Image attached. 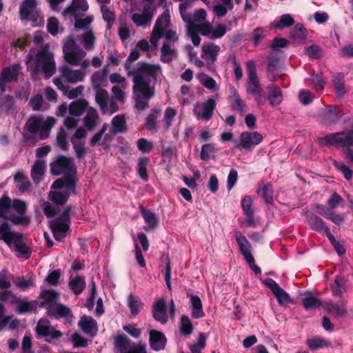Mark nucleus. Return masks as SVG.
<instances>
[{
  "mask_svg": "<svg viewBox=\"0 0 353 353\" xmlns=\"http://www.w3.org/2000/svg\"><path fill=\"white\" fill-rule=\"evenodd\" d=\"M14 182L17 185L19 191L23 194L30 190L32 186L28 178L23 171H18L14 176Z\"/></svg>",
  "mask_w": 353,
  "mask_h": 353,
  "instance_id": "34",
  "label": "nucleus"
},
{
  "mask_svg": "<svg viewBox=\"0 0 353 353\" xmlns=\"http://www.w3.org/2000/svg\"><path fill=\"white\" fill-rule=\"evenodd\" d=\"M112 132L114 134L124 133L127 131V125L125 116L116 115L112 120Z\"/></svg>",
  "mask_w": 353,
  "mask_h": 353,
  "instance_id": "44",
  "label": "nucleus"
},
{
  "mask_svg": "<svg viewBox=\"0 0 353 353\" xmlns=\"http://www.w3.org/2000/svg\"><path fill=\"white\" fill-rule=\"evenodd\" d=\"M88 8V4L85 0H76L63 10V14L64 16L73 15L79 12H85Z\"/></svg>",
  "mask_w": 353,
  "mask_h": 353,
  "instance_id": "35",
  "label": "nucleus"
},
{
  "mask_svg": "<svg viewBox=\"0 0 353 353\" xmlns=\"http://www.w3.org/2000/svg\"><path fill=\"white\" fill-rule=\"evenodd\" d=\"M252 199L250 195H245L241 202V205L245 216L243 223L248 228H254L256 223L254 219V210L252 209Z\"/></svg>",
  "mask_w": 353,
  "mask_h": 353,
  "instance_id": "16",
  "label": "nucleus"
},
{
  "mask_svg": "<svg viewBox=\"0 0 353 353\" xmlns=\"http://www.w3.org/2000/svg\"><path fill=\"white\" fill-rule=\"evenodd\" d=\"M345 114L341 106L330 105L321 113L323 123L327 126L334 125Z\"/></svg>",
  "mask_w": 353,
  "mask_h": 353,
  "instance_id": "13",
  "label": "nucleus"
},
{
  "mask_svg": "<svg viewBox=\"0 0 353 353\" xmlns=\"http://www.w3.org/2000/svg\"><path fill=\"white\" fill-rule=\"evenodd\" d=\"M0 239L3 240L8 246L11 244L14 246V250L19 253L18 257L28 259L32 252L31 248L28 247L24 242V234L11 231V226L8 222L3 221L0 225Z\"/></svg>",
  "mask_w": 353,
  "mask_h": 353,
  "instance_id": "4",
  "label": "nucleus"
},
{
  "mask_svg": "<svg viewBox=\"0 0 353 353\" xmlns=\"http://www.w3.org/2000/svg\"><path fill=\"white\" fill-rule=\"evenodd\" d=\"M128 305L131 314L135 316L143 309V303L139 297L131 294L128 296Z\"/></svg>",
  "mask_w": 353,
  "mask_h": 353,
  "instance_id": "50",
  "label": "nucleus"
},
{
  "mask_svg": "<svg viewBox=\"0 0 353 353\" xmlns=\"http://www.w3.org/2000/svg\"><path fill=\"white\" fill-rule=\"evenodd\" d=\"M139 56L140 53L137 50H132L130 54L128 55V57L126 59L124 64V68L127 72L128 77L133 76L134 77L136 74H139L134 70H131V63L137 61L139 58Z\"/></svg>",
  "mask_w": 353,
  "mask_h": 353,
  "instance_id": "53",
  "label": "nucleus"
},
{
  "mask_svg": "<svg viewBox=\"0 0 353 353\" xmlns=\"http://www.w3.org/2000/svg\"><path fill=\"white\" fill-rule=\"evenodd\" d=\"M99 114L97 110L92 107H90L83 119L85 127L90 131L93 130L97 124Z\"/></svg>",
  "mask_w": 353,
  "mask_h": 353,
  "instance_id": "37",
  "label": "nucleus"
},
{
  "mask_svg": "<svg viewBox=\"0 0 353 353\" xmlns=\"http://www.w3.org/2000/svg\"><path fill=\"white\" fill-rule=\"evenodd\" d=\"M21 65L19 63H15L9 67H4L1 72L0 76L8 83L17 81L19 79V71Z\"/></svg>",
  "mask_w": 353,
  "mask_h": 353,
  "instance_id": "26",
  "label": "nucleus"
},
{
  "mask_svg": "<svg viewBox=\"0 0 353 353\" xmlns=\"http://www.w3.org/2000/svg\"><path fill=\"white\" fill-rule=\"evenodd\" d=\"M266 35L267 30L263 28L258 27L250 34V38L249 39L253 42L254 46L256 47Z\"/></svg>",
  "mask_w": 353,
  "mask_h": 353,
  "instance_id": "58",
  "label": "nucleus"
},
{
  "mask_svg": "<svg viewBox=\"0 0 353 353\" xmlns=\"http://www.w3.org/2000/svg\"><path fill=\"white\" fill-rule=\"evenodd\" d=\"M166 343L167 339L163 332L154 329L149 331V344L152 350H163L165 348Z\"/></svg>",
  "mask_w": 353,
  "mask_h": 353,
  "instance_id": "20",
  "label": "nucleus"
},
{
  "mask_svg": "<svg viewBox=\"0 0 353 353\" xmlns=\"http://www.w3.org/2000/svg\"><path fill=\"white\" fill-rule=\"evenodd\" d=\"M88 101L81 98L71 102L68 106L69 114L73 117H80L89 109Z\"/></svg>",
  "mask_w": 353,
  "mask_h": 353,
  "instance_id": "24",
  "label": "nucleus"
},
{
  "mask_svg": "<svg viewBox=\"0 0 353 353\" xmlns=\"http://www.w3.org/2000/svg\"><path fill=\"white\" fill-rule=\"evenodd\" d=\"M70 197L68 191H55L50 193V200L56 205H63L67 203Z\"/></svg>",
  "mask_w": 353,
  "mask_h": 353,
  "instance_id": "55",
  "label": "nucleus"
},
{
  "mask_svg": "<svg viewBox=\"0 0 353 353\" xmlns=\"http://www.w3.org/2000/svg\"><path fill=\"white\" fill-rule=\"evenodd\" d=\"M305 54L312 59H318L323 57L322 48L316 44L305 48Z\"/></svg>",
  "mask_w": 353,
  "mask_h": 353,
  "instance_id": "63",
  "label": "nucleus"
},
{
  "mask_svg": "<svg viewBox=\"0 0 353 353\" xmlns=\"http://www.w3.org/2000/svg\"><path fill=\"white\" fill-rule=\"evenodd\" d=\"M323 308L329 314H332L335 319L344 318L347 314L346 310L341 305L334 303L332 301H325Z\"/></svg>",
  "mask_w": 353,
  "mask_h": 353,
  "instance_id": "29",
  "label": "nucleus"
},
{
  "mask_svg": "<svg viewBox=\"0 0 353 353\" xmlns=\"http://www.w3.org/2000/svg\"><path fill=\"white\" fill-rule=\"evenodd\" d=\"M96 92L95 101L99 105L101 111L105 114L108 111V92L106 90L99 88V90H94Z\"/></svg>",
  "mask_w": 353,
  "mask_h": 353,
  "instance_id": "40",
  "label": "nucleus"
},
{
  "mask_svg": "<svg viewBox=\"0 0 353 353\" xmlns=\"http://www.w3.org/2000/svg\"><path fill=\"white\" fill-rule=\"evenodd\" d=\"M139 208L141 214L147 224V226L144 227V230L146 232H148L157 228L159 225V219L156 214L150 210L145 209L142 205H140Z\"/></svg>",
  "mask_w": 353,
  "mask_h": 353,
  "instance_id": "27",
  "label": "nucleus"
},
{
  "mask_svg": "<svg viewBox=\"0 0 353 353\" xmlns=\"http://www.w3.org/2000/svg\"><path fill=\"white\" fill-rule=\"evenodd\" d=\"M35 332L37 339L44 338L45 341L48 343L57 341L63 336L62 332L51 326L50 321L44 318L39 320L35 327Z\"/></svg>",
  "mask_w": 353,
  "mask_h": 353,
  "instance_id": "7",
  "label": "nucleus"
},
{
  "mask_svg": "<svg viewBox=\"0 0 353 353\" xmlns=\"http://www.w3.org/2000/svg\"><path fill=\"white\" fill-rule=\"evenodd\" d=\"M108 74V66H104L101 70L94 72L91 77L93 90H99L105 85Z\"/></svg>",
  "mask_w": 353,
  "mask_h": 353,
  "instance_id": "30",
  "label": "nucleus"
},
{
  "mask_svg": "<svg viewBox=\"0 0 353 353\" xmlns=\"http://www.w3.org/2000/svg\"><path fill=\"white\" fill-rule=\"evenodd\" d=\"M216 149L214 143H205L202 145L200 153L201 159L203 161H208L210 159H214Z\"/></svg>",
  "mask_w": 353,
  "mask_h": 353,
  "instance_id": "56",
  "label": "nucleus"
},
{
  "mask_svg": "<svg viewBox=\"0 0 353 353\" xmlns=\"http://www.w3.org/2000/svg\"><path fill=\"white\" fill-rule=\"evenodd\" d=\"M232 95L230 97L229 100L231 103V106L234 110H238L240 112L245 111L246 105L244 101L241 99L239 94L234 88H231Z\"/></svg>",
  "mask_w": 353,
  "mask_h": 353,
  "instance_id": "41",
  "label": "nucleus"
},
{
  "mask_svg": "<svg viewBox=\"0 0 353 353\" xmlns=\"http://www.w3.org/2000/svg\"><path fill=\"white\" fill-rule=\"evenodd\" d=\"M323 140L327 145H339L343 147L344 148L343 154L345 159L348 160L349 163H353V150L351 149V146L353 147V145H345V144L343 142H335L334 141H329L326 139V135L323 137Z\"/></svg>",
  "mask_w": 353,
  "mask_h": 353,
  "instance_id": "54",
  "label": "nucleus"
},
{
  "mask_svg": "<svg viewBox=\"0 0 353 353\" xmlns=\"http://www.w3.org/2000/svg\"><path fill=\"white\" fill-rule=\"evenodd\" d=\"M290 38L294 42L303 43L307 39L306 29L302 23H296L294 30L290 32Z\"/></svg>",
  "mask_w": 353,
  "mask_h": 353,
  "instance_id": "42",
  "label": "nucleus"
},
{
  "mask_svg": "<svg viewBox=\"0 0 353 353\" xmlns=\"http://www.w3.org/2000/svg\"><path fill=\"white\" fill-rule=\"evenodd\" d=\"M50 228L54 238L61 241L65 236V233L69 231L70 224L68 223L61 222L59 220H52L50 222Z\"/></svg>",
  "mask_w": 353,
  "mask_h": 353,
  "instance_id": "23",
  "label": "nucleus"
},
{
  "mask_svg": "<svg viewBox=\"0 0 353 353\" xmlns=\"http://www.w3.org/2000/svg\"><path fill=\"white\" fill-rule=\"evenodd\" d=\"M45 172V163L43 161L37 160L32 167L31 177L33 182L39 184L43 179Z\"/></svg>",
  "mask_w": 353,
  "mask_h": 353,
  "instance_id": "38",
  "label": "nucleus"
},
{
  "mask_svg": "<svg viewBox=\"0 0 353 353\" xmlns=\"http://www.w3.org/2000/svg\"><path fill=\"white\" fill-rule=\"evenodd\" d=\"M220 47L214 43L203 44L201 48V58L205 60L206 67L210 72L215 71L214 63L220 52Z\"/></svg>",
  "mask_w": 353,
  "mask_h": 353,
  "instance_id": "11",
  "label": "nucleus"
},
{
  "mask_svg": "<svg viewBox=\"0 0 353 353\" xmlns=\"http://www.w3.org/2000/svg\"><path fill=\"white\" fill-rule=\"evenodd\" d=\"M190 301L192 307L191 316L194 319H199L205 316L201 299L197 295L191 294Z\"/></svg>",
  "mask_w": 353,
  "mask_h": 353,
  "instance_id": "32",
  "label": "nucleus"
},
{
  "mask_svg": "<svg viewBox=\"0 0 353 353\" xmlns=\"http://www.w3.org/2000/svg\"><path fill=\"white\" fill-rule=\"evenodd\" d=\"M50 172L53 175L59 176L62 173L77 172V167L73 159L64 155H59L50 164Z\"/></svg>",
  "mask_w": 353,
  "mask_h": 353,
  "instance_id": "8",
  "label": "nucleus"
},
{
  "mask_svg": "<svg viewBox=\"0 0 353 353\" xmlns=\"http://www.w3.org/2000/svg\"><path fill=\"white\" fill-rule=\"evenodd\" d=\"M55 124V119L48 117L46 121L43 120L42 130L40 132V139L45 140L49 137L50 130Z\"/></svg>",
  "mask_w": 353,
  "mask_h": 353,
  "instance_id": "59",
  "label": "nucleus"
},
{
  "mask_svg": "<svg viewBox=\"0 0 353 353\" xmlns=\"http://www.w3.org/2000/svg\"><path fill=\"white\" fill-rule=\"evenodd\" d=\"M161 71L159 65L151 64L145 61H139L137 64V72L139 74H145L156 81L157 80L158 72Z\"/></svg>",
  "mask_w": 353,
  "mask_h": 353,
  "instance_id": "22",
  "label": "nucleus"
},
{
  "mask_svg": "<svg viewBox=\"0 0 353 353\" xmlns=\"http://www.w3.org/2000/svg\"><path fill=\"white\" fill-rule=\"evenodd\" d=\"M28 205L23 200L14 199L5 192L0 197V219L10 221L14 225H28L30 219L26 216Z\"/></svg>",
  "mask_w": 353,
  "mask_h": 353,
  "instance_id": "1",
  "label": "nucleus"
},
{
  "mask_svg": "<svg viewBox=\"0 0 353 353\" xmlns=\"http://www.w3.org/2000/svg\"><path fill=\"white\" fill-rule=\"evenodd\" d=\"M27 70L32 77L43 74L49 79L56 73V62L54 54L50 50L48 44L42 46L35 54L34 65H28Z\"/></svg>",
  "mask_w": 353,
  "mask_h": 353,
  "instance_id": "3",
  "label": "nucleus"
},
{
  "mask_svg": "<svg viewBox=\"0 0 353 353\" xmlns=\"http://www.w3.org/2000/svg\"><path fill=\"white\" fill-rule=\"evenodd\" d=\"M78 326L85 334H88L91 337H94L97 334V323L92 316L83 315L78 323Z\"/></svg>",
  "mask_w": 353,
  "mask_h": 353,
  "instance_id": "21",
  "label": "nucleus"
},
{
  "mask_svg": "<svg viewBox=\"0 0 353 353\" xmlns=\"http://www.w3.org/2000/svg\"><path fill=\"white\" fill-rule=\"evenodd\" d=\"M37 309V301H20L17 302V312L21 314L28 312H35Z\"/></svg>",
  "mask_w": 353,
  "mask_h": 353,
  "instance_id": "51",
  "label": "nucleus"
},
{
  "mask_svg": "<svg viewBox=\"0 0 353 353\" xmlns=\"http://www.w3.org/2000/svg\"><path fill=\"white\" fill-rule=\"evenodd\" d=\"M305 344L311 351L327 348L332 345L330 340L321 336H316L307 339Z\"/></svg>",
  "mask_w": 353,
  "mask_h": 353,
  "instance_id": "31",
  "label": "nucleus"
},
{
  "mask_svg": "<svg viewBox=\"0 0 353 353\" xmlns=\"http://www.w3.org/2000/svg\"><path fill=\"white\" fill-rule=\"evenodd\" d=\"M263 283L271 290L279 305L283 306L289 303H293L289 294L281 288L274 279L267 278L263 281Z\"/></svg>",
  "mask_w": 353,
  "mask_h": 353,
  "instance_id": "12",
  "label": "nucleus"
},
{
  "mask_svg": "<svg viewBox=\"0 0 353 353\" xmlns=\"http://www.w3.org/2000/svg\"><path fill=\"white\" fill-rule=\"evenodd\" d=\"M259 192L267 204L273 203V189L270 183H268L263 185Z\"/></svg>",
  "mask_w": 353,
  "mask_h": 353,
  "instance_id": "60",
  "label": "nucleus"
},
{
  "mask_svg": "<svg viewBox=\"0 0 353 353\" xmlns=\"http://www.w3.org/2000/svg\"><path fill=\"white\" fill-rule=\"evenodd\" d=\"M344 130L326 134V139L335 142H343L347 145H353V117L345 119L343 121Z\"/></svg>",
  "mask_w": 353,
  "mask_h": 353,
  "instance_id": "9",
  "label": "nucleus"
},
{
  "mask_svg": "<svg viewBox=\"0 0 353 353\" xmlns=\"http://www.w3.org/2000/svg\"><path fill=\"white\" fill-rule=\"evenodd\" d=\"M43 119L37 116H31L26 121L23 128L24 130L28 131L32 134L26 135L23 134V139L25 141H28L32 140L34 134L41 132L42 130Z\"/></svg>",
  "mask_w": 353,
  "mask_h": 353,
  "instance_id": "18",
  "label": "nucleus"
},
{
  "mask_svg": "<svg viewBox=\"0 0 353 353\" xmlns=\"http://www.w3.org/2000/svg\"><path fill=\"white\" fill-rule=\"evenodd\" d=\"M58 297L59 294L53 290H43L39 298L43 301L40 302L39 307L46 308L49 316L54 317L57 319H63L65 323L71 325L74 319L71 309L60 303H57L55 306H52V303Z\"/></svg>",
  "mask_w": 353,
  "mask_h": 353,
  "instance_id": "2",
  "label": "nucleus"
},
{
  "mask_svg": "<svg viewBox=\"0 0 353 353\" xmlns=\"http://www.w3.org/2000/svg\"><path fill=\"white\" fill-rule=\"evenodd\" d=\"M152 317L161 324H165L168 321L167 307L164 299L155 301L152 308Z\"/></svg>",
  "mask_w": 353,
  "mask_h": 353,
  "instance_id": "19",
  "label": "nucleus"
},
{
  "mask_svg": "<svg viewBox=\"0 0 353 353\" xmlns=\"http://www.w3.org/2000/svg\"><path fill=\"white\" fill-rule=\"evenodd\" d=\"M179 331L183 336H190L193 333L194 326L188 316L183 314L179 321Z\"/></svg>",
  "mask_w": 353,
  "mask_h": 353,
  "instance_id": "47",
  "label": "nucleus"
},
{
  "mask_svg": "<svg viewBox=\"0 0 353 353\" xmlns=\"http://www.w3.org/2000/svg\"><path fill=\"white\" fill-rule=\"evenodd\" d=\"M60 72L61 75L72 83L82 81L85 77V74L81 70H73L66 65L61 66Z\"/></svg>",
  "mask_w": 353,
  "mask_h": 353,
  "instance_id": "25",
  "label": "nucleus"
},
{
  "mask_svg": "<svg viewBox=\"0 0 353 353\" xmlns=\"http://www.w3.org/2000/svg\"><path fill=\"white\" fill-rule=\"evenodd\" d=\"M216 103L212 98H209L206 101L203 103L202 112L198 110L199 104L197 103L194 108V113L198 119L209 121L212 119L214 114V111L216 109Z\"/></svg>",
  "mask_w": 353,
  "mask_h": 353,
  "instance_id": "17",
  "label": "nucleus"
},
{
  "mask_svg": "<svg viewBox=\"0 0 353 353\" xmlns=\"http://www.w3.org/2000/svg\"><path fill=\"white\" fill-rule=\"evenodd\" d=\"M302 305L305 310L311 311L316 308L323 307V303L314 297L311 292H307L306 296L302 299Z\"/></svg>",
  "mask_w": 353,
  "mask_h": 353,
  "instance_id": "36",
  "label": "nucleus"
},
{
  "mask_svg": "<svg viewBox=\"0 0 353 353\" xmlns=\"http://www.w3.org/2000/svg\"><path fill=\"white\" fill-rule=\"evenodd\" d=\"M268 94L267 100L272 106H277L281 103L283 99L282 91L278 86L270 84L267 86Z\"/></svg>",
  "mask_w": 353,
  "mask_h": 353,
  "instance_id": "28",
  "label": "nucleus"
},
{
  "mask_svg": "<svg viewBox=\"0 0 353 353\" xmlns=\"http://www.w3.org/2000/svg\"><path fill=\"white\" fill-rule=\"evenodd\" d=\"M294 20L290 14H282L279 20L274 21L272 23V26L275 29L283 30L285 28H288L294 24Z\"/></svg>",
  "mask_w": 353,
  "mask_h": 353,
  "instance_id": "46",
  "label": "nucleus"
},
{
  "mask_svg": "<svg viewBox=\"0 0 353 353\" xmlns=\"http://www.w3.org/2000/svg\"><path fill=\"white\" fill-rule=\"evenodd\" d=\"M200 83L206 88L213 90L216 86V81L203 72L198 73L196 75Z\"/></svg>",
  "mask_w": 353,
  "mask_h": 353,
  "instance_id": "62",
  "label": "nucleus"
},
{
  "mask_svg": "<svg viewBox=\"0 0 353 353\" xmlns=\"http://www.w3.org/2000/svg\"><path fill=\"white\" fill-rule=\"evenodd\" d=\"M149 163L150 159L146 157H141L138 159V163L136 170L139 177L144 181H147L148 180L147 166Z\"/></svg>",
  "mask_w": 353,
  "mask_h": 353,
  "instance_id": "52",
  "label": "nucleus"
},
{
  "mask_svg": "<svg viewBox=\"0 0 353 353\" xmlns=\"http://www.w3.org/2000/svg\"><path fill=\"white\" fill-rule=\"evenodd\" d=\"M64 58L65 61L71 65H78L85 54L83 51L81 50H65Z\"/></svg>",
  "mask_w": 353,
  "mask_h": 353,
  "instance_id": "45",
  "label": "nucleus"
},
{
  "mask_svg": "<svg viewBox=\"0 0 353 353\" xmlns=\"http://www.w3.org/2000/svg\"><path fill=\"white\" fill-rule=\"evenodd\" d=\"M263 137L258 132L244 131L240 134L239 142L236 148L240 150H251L262 142Z\"/></svg>",
  "mask_w": 353,
  "mask_h": 353,
  "instance_id": "10",
  "label": "nucleus"
},
{
  "mask_svg": "<svg viewBox=\"0 0 353 353\" xmlns=\"http://www.w3.org/2000/svg\"><path fill=\"white\" fill-rule=\"evenodd\" d=\"M133 83L134 90H137L142 95L135 98L134 108L139 111H143L148 108L150 99L154 96V88L150 86V81L142 74H136L133 77Z\"/></svg>",
  "mask_w": 353,
  "mask_h": 353,
  "instance_id": "5",
  "label": "nucleus"
},
{
  "mask_svg": "<svg viewBox=\"0 0 353 353\" xmlns=\"http://www.w3.org/2000/svg\"><path fill=\"white\" fill-rule=\"evenodd\" d=\"M83 41L84 48L90 50L94 48L95 37L92 30H89L83 34Z\"/></svg>",
  "mask_w": 353,
  "mask_h": 353,
  "instance_id": "64",
  "label": "nucleus"
},
{
  "mask_svg": "<svg viewBox=\"0 0 353 353\" xmlns=\"http://www.w3.org/2000/svg\"><path fill=\"white\" fill-rule=\"evenodd\" d=\"M306 219L311 229L317 232H323L328 228L325 221L314 213L307 214Z\"/></svg>",
  "mask_w": 353,
  "mask_h": 353,
  "instance_id": "33",
  "label": "nucleus"
},
{
  "mask_svg": "<svg viewBox=\"0 0 353 353\" xmlns=\"http://www.w3.org/2000/svg\"><path fill=\"white\" fill-rule=\"evenodd\" d=\"M114 345L119 353H148L147 346L144 342H132L124 334H119L115 336Z\"/></svg>",
  "mask_w": 353,
  "mask_h": 353,
  "instance_id": "6",
  "label": "nucleus"
},
{
  "mask_svg": "<svg viewBox=\"0 0 353 353\" xmlns=\"http://www.w3.org/2000/svg\"><path fill=\"white\" fill-rule=\"evenodd\" d=\"M14 104V97L11 95H0V112L5 111L9 115L13 110Z\"/></svg>",
  "mask_w": 353,
  "mask_h": 353,
  "instance_id": "49",
  "label": "nucleus"
},
{
  "mask_svg": "<svg viewBox=\"0 0 353 353\" xmlns=\"http://www.w3.org/2000/svg\"><path fill=\"white\" fill-rule=\"evenodd\" d=\"M68 285L74 294L79 295L83 292L86 284L83 276H77L70 280Z\"/></svg>",
  "mask_w": 353,
  "mask_h": 353,
  "instance_id": "48",
  "label": "nucleus"
},
{
  "mask_svg": "<svg viewBox=\"0 0 353 353\" xmlns=\"http://www.w3.org/2000/svg\"><path fill=\"white\" fill-rule=\"evenodd\" d=\"M77 172L65 173L62 178L56 179L52 184L51 188L57 190L65 188L75 194L76 183L77 181Z\"/></svg>",
  "mask_w": 353,
  "mask_h": 353,
  "instance_id": "15",
  "label": "nucleus"
},
{
  "mask_svg": "<svg viewBox=\"0 0 353 353\" xmlns=\"http://www.w3.org/2000/svg\"><path fill=\"white\" fill-rule=\"evenodd\" d=\"M37 6L36 0H24L20 5L19 14L22 20L29 19L30 13Z\"/></svg>",
  "mask_w": 353,
  "mask_h": 353,
  "instance_id": "39",
  "label": "nucleus"
},
{
  "mask_svg": "<svg viewBox=\"0 0 353 353\" xmlns=\"http://www.w3.org/2000/svg\"><path fill=\"white\" fill-rule=\"evenodd\" d=\"M247 70L248 75V81L247 84V91L250 94H257L262 92L263 88L261 86L257 77L255 63L250 60L247 62Z\"/></svg>",
  "mask_w": 353,
  "mask_h": 353,
  "instance_id": "14",
  "label": "nucleus"
},
{
  "mask_svg": "<svg viewBox=\"0 0 353 353\" xmlns=\"http://www.w3.org/2000/svg\"><path fill=\"white\" fill-rule=\"evenodd\" d=\"M175 53V50L171 48L170 44L165 42L161 50V61L163 63H169L172 61V59L168 57L169 55H172Z\"/></svg>",
  "mask_w": 353,
  "mask_h": 353,
  "instance_id": "61",
  "label": "nucleus"
},
{
  "mask_svg": "<svg viewBox=\"0 0 353 353\" xmlns=\"http://www.w3.org/2000/svg\"><path fill=\"white\" fill-rule=\"evenodd\" d=\"M344 76L341 73L337 74L333 79V84L336 94L338 97H342L345 93V85L343 82Z\"/></svg>",
  "mask_w": 353,
  "mask_h": 353,
  "instance_id": "57",
  "label": "nucleus"
},
{
  "mask_svg": "<svg viewBox=\"0 0 353 353\" xmlns=\"http://www.w3.org/2000/svg\"><path fill=\"white\" fill-rule=\"evenodd\" d=\"M160 116L161 110L157 108H152L151 112L146 117L145 119V128L149 131L155 130L157 121Z\"/></svg>",
  "mask_w": 353,
  "mask_h": 353,
  "instance_id": "43",
  "label": "nucleus"
}]
</instances>
